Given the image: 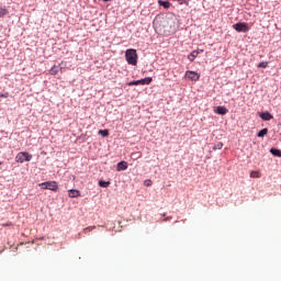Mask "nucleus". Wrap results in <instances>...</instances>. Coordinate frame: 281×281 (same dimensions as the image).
Instances as JSON below:
<instances>
[{
    "mask_svg": "<svg viewBox=\"0 0 281 281\" xmlns=\"http://www.w3.org/2000/svg\"><path fill=\"white\" fill-rule=\"evenodd\" d=\"M233 30L236 32H249V26L245 22H239L233 25Z\"/></svg>",
    "mask_w": 281,
    "mask_h": 281,
    "instance_id": "5",
    "label": "nucleus"
},
{
    "mask_svg": "<svg viewBox=\"0 0 281 281\" xmlns=\"http://www.w3.org/2000/svg\"><path fill=\"white\" fill-rule=\"evenodd\" d=\"M128 168V162L120 161L116 166V170L120 172L122 170H126Z\"/></svg>",
    "mask_w": 281,
    "mask_h": 281,
    "instance_id": "10",
    "label": "nucleus"
},
{
    "mask_svg": "<svg viewBox=\"0 0 281 281\" xmlns=\"http://www.w3.org/2000/svg\"><path fill=\"white\" fill-rule=\"evenodd\" d=\"M16 164H25V161H32V154L27 151H20L15 156Z\"/></svg>",
    "mask_w": 281,
    "mask_h": 281,
    "instance_id": "2",
    "label": "nucleus"
},
{
    "mask_svg": "<svg viewBox=\"0 0 281 281\" xmlns=\"http://www.w3.org/2000/svg\"><path fill=\"white\" fill-rule=\"evenodd\" d=\"M99 135H101V137H109V130H100Z\"/></svg>",
    "mask_w": 281,
    "mask_h": 281,
    "instance_id": "19",
    "label": "nucleus"
},
{
    "mask_svg": "<svg viewBox=\"0 0 281 281\" xmlns=\"http://www.w3.org/2000/svg\"><path fill=\"white\" fill-rule=\"evenodd\" d=\"M1 164H3V162H0V166H1Z\"/></svg>",
    "mask_w": 281,
    "mask_h": 281,
    "instance_id": "28",
    "label": "nucleus"
},
{
    "mask_svg": "<svg viewBox=\"0 0 281 281\" xmlns=\"http://www.w3.org/2000/svg\"><path fill=\"white\" fill-rule=\"evenodd\" d=\"M176 1H178V3H180V5H183V3L186 5H189V3H190V0H176Z\"/></svg>",
    "mask_w": 281,
    "mask_h": 281,
    "instance_id": "22",
    "label": "nucleus"
},
{
    "mask_svg": "<svg viewBox=\"0 0 281 281\" xmlns=\"http://www.w3.org/2000/svg\"><path fill=\"white\" fill-rule=\"evenodd\" d=\"M42 190H52L56 192L58 190V183L56 181H47L40 184Z\"/></svg>",
    "mask_w": 281,
    "mask_h": 281,
    "instance_id": "3",
    "label": "nucleus"
},
{
    "mask_svg": "<svg viewBox=\"0 0 281 281\" xmlns=\"http://www.w3.org/2000/svg\"><path fill=\"white\" fill-rule=\"evenodd\" d=\"M99 186L100 188H109L111 186V181L100 180Z\"/></svg>",
    "mask_w": 281,
    "mask_h": 281,
    "instance_id": "15",
    "label": "nucleus"
},
{
    "mask_svg": "<svg viewBox=\"0 0 281 281\" xmlns=\"http://www.w3.org/2000/svg\"><path fill=\"white\" fill-rule=\"evenodd\" d=\"M142 157V154L138 155V158Z\"/></svg>",
    "mask_w": 281,
    "mask_h": 281,
    "instance_id": "26",
    "label": "nucleus"
},
{
    "mask_svg": "<svg viewBox=\"0 0 281 281\" xmlns=\"http://www.w3.org/2000/svg\"><path fill=\"white\" fill-rule=\"evenodd\" d=\"M261 120H263L265 122H269L271 120H273V115L269 112H263L260 114Z\"/></svg>",
    "mask_w": 281,
    "mask_h": 281,
    "instance_id": "9",
    "label": "nucleus"
},
{
    "mask_svg": "<svg viewBox=\"0 0 281 281\" xmlns=\"http://www.w3.org/2000/svg\"><path fill=\"white\" fill-rule=\"evenodd\" d=\"M125 58L128 63V65H137V50L135 48H130L125 52Z\"/></svg>",
    "mask_w": 281,
    "mask_h": 281,
    "instance_id": "1",
    "label": "nucleus"
},
{
    "mask_svg": "<svg viewBox=\"0 0 281 281\" xmlns=\"http://www.w3.org/2000/svg\"><path fill=\"white\" fill-rule=\"evenodd\" d=\"M153 82V78L147 77L140 80H134L128 82V87H137L138 85H150Z\"/></svg>",
    "mask_w": 281,
    "mask_h": 281,
    "instance_id": "4",
    "label": "nucleus"
},
{
    "mask_svg": "<svg viewBox=\"0 0 281 281\" xmlns=\"http://www.w3.org/2000/svg\"><path fill=\"white\" fill-rule=\"evenodd\" d=\"M260 177H262V175L259 171H251L250 172V178L251 179H260Z\"/></svg>",
    "mask_w": 281,
    "mask_h": 281,
    "instance_id": "14",
    "label": "nucleus"
},
{
    "mask_svg": "<svg viewBox=\"0 0 281 281\" xmlns=\"http://www.w3.org/2000/svg\"><path fill=\"white\" fill-rule=\"evenodd\" d=\"M0 98H10V93H0Z\"/></svg>",
    "mask_w": 281,
    "mask_h": 281,
    "instance_id": "24",
    "label": "nucleus"
},
{
    "mask_svg": "<svg viewBox=\"0 0 281 281\" xmlns=\"http://www.w3.org/2000/svg\"><path fill=\"white\" fill-rule=\"evenodd\" d=\"M144 184H145L147 188H150V186H153V181L146 180V181L144 182Z\"/></svg>",
    "mask_w": 281,
    "mask_h": 281,
    "instance_id": "23",
    "label": "nucleus"
},
{
    "mask_svg": "<svg viewBox=\"0 0 281 281\" xmlns=\"http://www.w3.org/2000/svg\"><path fill=\"white\" fill-rule=\"evenodd\" d=\"M59 67L58 66H53L49 70L50 76H56L58 75Z\"/></svg>",
    "mask_w": 281,
    "mask_h": 281,
    "instance_id": "13",
    "label": "nucleus"
},
{
    "mask_svg": "<svg viewBox=\"0 0 281 281\" xmlns=\"http://www.w3.org/2000/svg\"><path fill=\"white\" fill-rule=\"evenodd\" d=\"M93 229H95V226H89V227H86L83 228V234H87L88 232H93Z\"/></svg>",
    "mask_w": 281,
    "mask_h": 281,
    "instance_id": "21",
    "label": "nucleus"
},
{
    "mask_svg": "<svg viewBox=\"0 0 281 281\" xmlns=\"http://www.w3.org/2000/svg\"><path fill=\"white\" fill-rule=\"evenodd\" d=\"M170 218H172V217H167V218H165V221H170Z\"/></svg>",
    "mask_w": 281,
    "mask_h": 281,
    "instance_id": "25",
    "label": "nucleus"
},
{
    "mask_svg": "<svg viewBox=\"0 0 281 281\" xmlns=\"http://www.w3.org/2000/svg\"><path fill=\"white\" fill-rule=\"evenodd\" d=\"M227 108L223 106V105H218L215 110V113H217V115H227Z\"/></svg>",
    "mask_w": 281,
    "mask_h": 281,
    "instance_id": "7",
    "label": "nucleus"
},
{
    "mask_svg": "<svg viewBox=\"0 0 281 281\" xmlns=\"http://www.w3.org/2000/svg\"><path fill=\"white\" fill-rule=\"evenodd\" d=\"M103 1H105V2H106V1H110V0H103Z\"/></svg>",
    "mask_w": 281,
    "mask_h": 281,
    "instance_id": "27",
    "label": "nucleus"
},
{
    "mask_svg": "<svg viewBox=\"0 0 281 281\" xmlns=\"http://www.w3.org/2000/svg\"><path fill=\"white\" fill-rule=\"evenodd\" d=\"M158 4L161 5L162 8H165L166 10H168V8H170V5H172V3H170V1H164V0H158Z\"/></svg>",
    "mask_w": 281,
    "mask_h": 281,
    "instance_id": "12",
    "label": "nucleus"
},
{
    "mask_svg": "<svg viewBox=\"0 0 281 281\" xmlns=\"http://www.w3.org/2000/svg\"><path fill=\"white\" fill-rule=\"evenodd\" d=\"M258 67L261 68V69H267V67H269V63L262 61V63H260V64L258 65Z\"/></svg>",
    "mask_w": 281,
    "mask_h": 281,
    "instance_id": "20",
    "label": "nucleus"
},
{
    "mask_svg": "<svg viewBox=\"0 0 281 281\" xmlns=\"http://www.w3.org/2000/svg\"><path fill=\"white\" fill-rule=\"evenodd\" d=\"M199 54H203V49H201V50H193V52L188 56L189 60H190L191 63H194V58H196V57L199 56Z\"/></svg>",
    "mask_w": 281,
    "mask_h": 281,
    "instance_id": "8",
    "label": "nucleus"
},
{
    "mask_svg": "<svg viewBox=\"0 0 281 281\" xmlns=\"http://www.w3.org/2000/svg\"><path fill=\"white\" fill-rule=\"evenodd\" d=\"M270 153H271V155H274V157H281V150L280 149L271 148Z\"/></svg>",
    "mask_w": 281,
    "mask_h": 281,
    "instance_id": "16",
    "label": "nucleus"
},
{
    "mask_svg": "<svg viewBox=\"0 0 281 281\" xmlns=\"http://www.w3.org/2000/svg\"><path fill=\"white\" fill-rule=\"evenodd\" d=\"M267 133H269L268 128H262L261 131H259V133L257 134V137H265V135H267Z\"/></svg>",
    "mask_w": 281,
    "mask_h": 281,
    "instance_id": "18",
    "label": "nucleus"
},
{
    "mask_svg": "<svg viewBox=\"0 0 281 281\" xmlns=\"http://www.w3.org/2000/svg\"><path fill=\"white\" fill-rule=\"evenodd\" d=\"M68 196H70V199H78V196H80V192L76 189H71L68 191Z\"/></svg>",
    "mask_w": 281,
    "mask_h": 281,
    "instance_id": "11",
    "label": "nucleus"
},
{
    "mask_svg": "<svg viewBox=\"0 0 281 281\" xmlns=\"http://www.w3.org/2000/svg\"><path fill=\"white\" fill-rule=\"evenodd\" d=\"M8 14V9L0 7V19H3Z\"/></svg>",
    "mask_w": 281,
    "mask_h": 281,
    "instance_id": "17",
    "label": "nucleus"
},
{
    "mask_svg": "<svg viewBox=\"0 0 281 281\" xmlns=\"http://www.w3.org/2000/svg\"><path fill=\"white\" fill-rule=\"evenodd\" d=\"M184 78H188V80H192L193 82H196L199 78H201V75H199L196 71L188 70L184 75Z\"/></svg>",
    "mask_w": 281,
    "mask_h": 281,
    "instance_id": "6",
    "label": "nucleus"
}]
</instances>
